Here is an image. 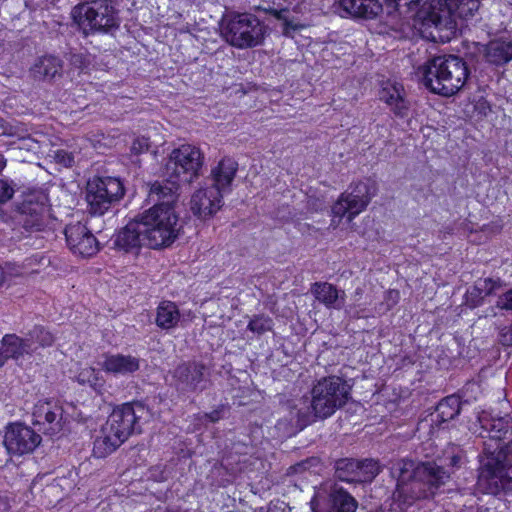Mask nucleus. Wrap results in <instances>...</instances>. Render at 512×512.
I'll use <instances>...</instances> for the list:
<instances>
[{"label":"nucleus","instance_id":"09e8293b","mask_svg":"<svg viewBox=\"0 0 512 512\" xmlns=\"http://www.w3.org/2000/svg\"><path fill=\"white\" fill-rule=\"evenodd\" d=\"M499 341L504 346L512 345V324L500 330Z\"/></svg>","mask_w":512,"mask_h":512},{"label":"nucleus","instance_id":"393cba45","mask_svg":"<svg viewBox=\"0 0 512 512\" xmlns=\"http://www.w3.org/2000/svg\"><path fill=\"white\" fill-rule=\"evenodd\" d=\"M340 15L353 18L373 19L382 12L378 0H339Z\"/></svg>","mask_w":512,"mask_h":512},{"label":"nucleus","instance_id":"ea45409f","mask_svg":"<svg viewBox=\"0 0 512 512\" xmlns=\"http://www.w3.org/2000/svg\"><path fill=\"white\" fill-rule=\"evenodd\" d=\"M68 61L70 65L78 69L80 72H85L91 63L90 57L88 55H85L83 53H69Z\"/></svg>","mask_w":512,"mask_h":512},{"label":"nucleus","instance_id":"864d4df0","mask_svg":"<svg viewBox=\"0 0 512 512\" xmlns=\"http://www.w3.org/2000/svg\"><path fill=\"white\" fill-rule=\"evenodd\" d=\"M5 352L2 346L0 347V367H2L7 361L6 356H4Z\"/></svg>","mask_w":512,"mask_h":512},{"label":"nucleus","instance_id":"a18cd8bd","mask_svg":"<svg viewBox=\"0 0 512 512\" xmlns=\"http://www.w3.org/2000/svg\"><path fill=\"white\" fill-rule=\"evenodd\" d=\"M54 159L57 163L64 165L65 167H71L74 163V155L66 150L55 151Z\"/></svg>","mask_w":512,"mask_h":512},{"label":"nucleus","instance_id":"4c0bfd02","mask_svg":"<svg viewBox=\"0 0 512 512\" xmlns=\"http://www.w3.org/2000/svg\"><path fill=\"white\" fill-rule=\"evenodd\" d=\"M357 483L371 482L379 473L380 466L373 459L358 461Z\"/></svg>","mask_w":512,"mask_h":512},{"label":"nucleus","instance_id":"2eb2a0df","mask_svg":"<svg viewBox=\"0 0 512 512\" xmlns=\"http://www.w3.org/2000/svg\"><path fill=\"white\" fill-rule=\"evenodd\" d=\"M3 443L9 454L20 456L33 452L41 436L26 425L14 423L6 428Z\"/></svg>","mask_w":512,"mask_h":512},{"label":"nucleus","instance_id":"603ef678","mask_svg":"<svg viewBox=\"0 0 512 512\" xmlns=\"http://www.w3.org/2000/svg\"><path fill=\"white\" fill-rule=\"evenodd\" d=\"M222 412H223L222 409H216L210 413H206L205 417L207 419H209L210 422H217L218 420H220L222 418Z\"/></svg>","mask_w":512,"mask_h":512},{"label":"nucleus","instance_id":"79ce46f5","mask_svg":"<svg viewBox=\"0 0 512 512\" xmlns=\"http://www.w3.org/2000/svg\"><path fill=\"white\" fill-rule=\"evenodd\" d=\"M15 193L14 184L8 179H0V203H6L12 199Z\"/></svg>","mask_w":512,"mask_h":512},{"label":"nucleus","instance_id":"c756f323","mask_svg":"<svg viewBox=\"0 0 512 512\" xmlns=\"http://www.w3.org/2000/svg\"><path fill=\"white\" fill-rule=\"evenodd\" d=\"M2 348L4 349V356L6 359H13L18 361L25 354H31L34 352V349L31 347L30 343L26 340V338H21L16 334H6L3 336L1 340Z\"/></svg>","mask_w":512,"mask_h":512},{"label":"nucleus","instance_id":"6e6d98bb","mask_svg":"<svg viewBox=\"0 0 512 512\" xmlns=\"http://www.w3.org/2000/svg\"><path fill=\"white\" fill-rule=\"evenodd\" d=\"M306 464H307V462H302V463H299L297 466L299 468H306Z\"/></svg>","mask_w":512,"mask_h":512},{"label":"nucleus","instance_id":"423d86ee","mask_svg":"<svg viewBox=\"0 0 512 512\" xmlns=\"http://www.w3.org/2000/svg\"><path fill=\"white\" fill-rule=\"evenodd\" d=\"M507 443L483 442V459L478 477L479 484L490 494H497L508 482L505 468L512 463V435Z\"/></svg>","mask_w":512,"mask_h":512},{"label":"nucleus","instance_id":"c03bdc74","mask_svg":"<svg viewBox=\"0 0 512 512\" xmlns=\"http://www.w3.org/2000/svg\"><path fill=\"white\" fill-rule=\"evenodd\" d=\"M496 307L501 310H512V289L498 294Z\"/></svg>","mask_w":512,"mask_h":512},{"label":"nucleus","instance_id":"dca6fc26","mask_svg":"<svg viewBox=\"0 0 512 512\" xmlns=\"http://www.w3.org/2000/svg\"><path fill=\"white\" fill-rule=\"evenodd\" d=\"M223 195L217 187L205 182V185L191 196L190 209L199 219L210 218L223 206Z\"/></svg>","mask_w":512,"mask_h":512},{"label":"nucleus","instance_id":"c85d7f7f","mask_svg":"<svg viewBox=\"0 0 512 512\" xmlns=\"http://www.w3.org/2000/svg\"><path fill=\"white\" fill-rule=\"evenodd\" d=\"M311 422H313V419L309 413H302L300 410L292 408L288 416L277 421L275 428L284 435H292L296 431L302 430Z\"/></svg>","mask_w":512,"mask_h":512},{"label":"nucleus","instance_id":"f8f14e48","mask_svg":"<svg viewBox=\"0 0 512 512\" xmlns=\"http://www.w3.org/2000/svg\"><path fill=\"white\" fill-rule=\"evenodd\" d=\"M144 413L143 405L125 403L112 411L103 426L124 443L133 433L141 432L139 421Z\"/></svg>","mask_w":512,"mask_h":512},{"label":"nucleus","instance_id":"ddd939ff","mask_svg":"<svg viewBox=\"0 0 512 512\" xmlns=\"http://www.w3.org/2000/svg\"><path fill=\"white\" fill-rule=\"evenodd\" d=\"M47 196L44 193L28 196L20 207L18 225L27 233L44 230L47 225Z\"/></svg>","mask_w":512,"mask_h":512},{"label":"nucleus","instance_id":"e433bc0d","mask_svg":"<svg viewBox=\"0 0 512 512\" xmlns=\"http://www.w3.org/2000/svg\"><path fill=\"white\" fill-rule=\"evenodd\" d=\"M55 339L54 334L41 325H35L26 335V340L31 346L33 343H38L42 348L52 346Z\"/></svg>","mask_w":512,"mask_h":512},{"label":"nucleus","instance_id":"de8ad7c7","mask_svg":"<svg viewBox=\"0 0 512 512\" xmlns=\"http://www.w3.org/2000/svg\"><path fill=\"white\" fill-rule=\"evenodd\" d=\"M388 6L397 7H408L409 9H416L418 6L425 2V0H384Z\"/></svg>","mask_w":512,"mask_h":512},{"label":"nucleus","instance_id":"f3484780","mask_svg":"<svg viewBox=\"0 0 512 512\" xmlns=\"http://www.w3.org/2000/svg\"><path fill=\"white\" fill-rule=\"evenodd\" d=\"M70 250L82 257H91L99 251V243L92 232L82 223L70 224L65 229Z\"/></svg>","mask_w":512,"mask_h":512},{"label":"nucleus","instance_id":"0eeeda50","mask_svg":"<svg viewBox=\"0 0 512 512\" xmlns=\"http://www.w3.org/2000/svg\"><path fill=\"white\" fill-rule=\"evenodd\" d=\"M72 17L85 36L112 33L119 27L117 13L106 1L95 0L78 4L72 10Z\"/></svg>","mask_w":512,"mask_h":512},{"label":"nucleus","instance_id":"6ab92c4d","mask_svg":"<svg viewBox=\"0 0 512 512\" xmlns=\"http://www.w3.org/2000/svg\"><path fill=\"white\" fill-rule=\"evenodd\" d=\"M62 408L51 401L39 402L33 411L35 425L47 435H56L62 430Z\"/></svg>","mask_w":512,"mask_h":512},{"label":"nucleus","instance_id":"9d476101","mask_svg":"<svg viewBox=\"0 0 512 512\" xmlns=\"http://www.w3.org/2000/svg\"><path fill=\"white\" fill-rule=\"evenodd\" d=\"M125 193L123 183L115 177H94L87 183L86 201L92 215H103Z\"/></svg>","mask_w":512,"mask_h":512},{"label":"nucleus","instance_id":"4468645a","mask_svg":"<svg viewBox=\"0 0 512 512\" xmlns=\"http://www.w3.org/2000/svg\"><path fill=\"white\" fill-rule=\"evenodd\" d=\"M174 386L181 393L202 391L206 388L208 371L205 364L188 361L179 364L172 374Z\"/></svg>","mask_w":512,"mask_h":512},{"label":"nucleus","instance_id":"aec40b11","mask_svg":"<svg viewBox=\"0 0 512 512\" xmlns=\"http://www.w3.org/2000/svg\"><path fill=\"white\" fill-rule=\"evenodd\" d=\"M114 245L125 252L138 251L141 246H146L144 229L139 215L128 222L126 226L117 233Z\"/></svg>","mask_w":512,"mask_h":512},{"label":"nucleus","instance_id":"4be33fe9","mask_svg":"<svg viewBox=\"0 0 512 512\" xmlns=\"http://www.w3.org/2000/svg\"><path fill=\"white\" fill-rule=\"evenodd\" d=\"M183 183L179 179L166 177V180L156 181L150 186L149 200L153 205H160L161 209L173 208L176 202L180 184Z\"/></svg>","mask_w":512,"mask_h":512},{"label":"nucleus","instance_id":"6e6552de","mask_svg":"<svg viewBox=\"0 0 512 512\" xmlns=\"http://www.w3.org/2000/svg\"><path fill=\"white\" fill-rule=\"evenodd\" d=\"M222 33L229 44L244 49L260 45L265 38L266 27L251 13H233L224 20Z\"/></svg>","mask_w":512,"mask_h":512},{"label":"nucleus","instance_id":"f257e3e1","mask_svg":"<svg viewBox=\"0 0 512 512\" xmlns=\"http://www.w3.org/2000/svg\"><path fill=\"white\" fill-rule=\"evenodd\" d=\"M389 469L396 480L393 497L405 505L433 496L450 478V474L434 462L419 463L403 458L392 461Z\"/></svg>","mask_w":512,"mask_h":512},{"label":"nucleus","instance_id":"bb28decb","mask_svg":"<svg viewBox=\"0 0 512 512\" xmlns=\"http://www.w3.org/2000/svg\"><path fill=\"white\" fill-rule=\"evenodd\" d=\"M310 292L319 303L328 309L340 310L344 307L345 292L331 283L315 282L311 285Z\"/></svg>","mask_w":512,"mask_h":512},{"label":"nucleus","instance_id":"a19ab883","mask_svg":"<svg viewBox=\"0 0 512 512\" xmlns=\"http://www.w3.org/2000/svg\"><path fill=\"white\" fill-rule=\"evenodd\" d=\"M287 12L286 9H281V10H277V9H274V8H270L268 10V13L270 15H272L273 17H275L276 19L278 20H282L283 21V24H284V29H283V34L284 35H288L289 34V29H292V30H298L300 28V26L298 25H294L292 24L286 17H285V13Z\"/></svg>","mask_w":512,"mask_h":512},{"label":"nucleus","instance_id":"f704fd0d","mask_svg":"<svg viewBox=\"0 0 512 512\" xmlns=\"http://www.w3.org/2000/svg\"><path fill=\"white\" fill-rule=\"evenodd\" d=\"M460 410V398L456 395L447 396L437 405L434 421L441 424L453 420L456 416L459 415Z\"/></svg>","mask_w":512,"mask_h":512},{"label":"nucleus","instance_id":"37998d69","mask_svg":"<svg viewBox=\"0 0 512 512\" xmlns=\"http://www.w3.org/2000/svg\"><path fill=\"white\" fill-rule=\"evenodd\" d=\"M150 149V141L146 137H137L133 140L132 145L130 147V151L132 155L138 156L144 152L149 151Z\"/></svg>","mask_w":512,"mask_h":512},{"label":"nucleus","instance_id":"7ed1b4c3","mask_svg":"<svg viewBox=\"0 0 512 512\" xmlns=\"http://www.w3.org/2000/svg\"><path fill=\"white\" fill-rule=\"evenodd\" d=\"M480 6L479 0H433L429 9L421 15L419 28L422 35L434 42L448 35L442 31H452L455 28V18L468 19L473 17Z\"/></svg>","mask_w":512,"mask_h":512},{"label":"nucleus","instance_id":"49530a36","mask_svg":"<svg viewBox=\"0 0 512 512\" xmlns=\"http://www.w3.org/2000/svg\"><path fill=\"white\" fill-rule=\"evenodd\" d=\"M460 452L461 451L456 446H454V445L449 447V449L444 452V454H445V461L446 460L449 461L447 463L449 466L455 467V466L459 465L460 460H461Z\"/></svg>","mask_w":512,"mask_h":512},{"label":"nucleus","instance_id":"20e7f679","mask_svg":"<svg viewBox=\"0 0 512 512\" xmlns=\"http://www.w3.org/2000/svg\"><path fill=\"white\" fill-rule=\"evenodd\" d=\"M351 386L339 376H325L311 388V411L313 421L326 419L341 409L351 399Z\"/></svg>","mask_w":512,"mask_h":512},{"label":"nucleus","instance_id":"5fc2aeb1","mask_svg":"<svg viewBox=\"0 0 512 512\" xmlns=\"http://www.w3.org/2000/svg\"><path fill=\"white\" fill-rule=\"evenodd\" d=\"M6 159L4 156L0 153V172L6 167Z\"/></svg>","mask_w":512,"mask_h":512},{"label":"nucleus","instance_id":"72a5a7b5","mask_svg":"<svg viewBox=\"0 0 512 512\" xmlns=\"http://www.w3.org/2000/svg\"><path fill=\"white\" fill-rule=\"evenodd\" d=\"M482 427L488 432V440L493 443H501L512 435V418L509 416L491 419L484 423Z\"/></svg>","mask_w":512,"mask_h":512},{"label":"nucleus","instance_id":"2f4dec72","mask_svg":"<svg viewBox=\"0 0 512 512\" xmlns=\"http://www.w3.org/2000/svg\"><path fill=\"white\" fill-rule=\"evenodd\" d=\"M181 318L178 306L172 301H162L156 310V325L164 330L175 328Z\"/></svg>","mask_w":512,"mask_h":512},{"label":"nucleus","instance_id":"c9c22d12","mask_svg":"<svg viewBox=\"0 0 512 512\" xmlns=\"http://www.w3.org/2000/svg\"><path fill=\"white\" fill-rule=\"evenodd\" d=\"M358 460L341 459L336 462V477L343 482L357 483Z\"/></svg>","mask_w":512,"mask_h":512},{"label":"nucleus","instance_id":"a211bd4d","mask_svg":"<svg viewBox=\"0 0 512 512\" xmlns=\"http://www.w3.org/2000/svg\"><path fill=\"white\" fill-rule=\"evenodd\" d=\"M29 73L35 81L55 83L63 76L64 61L53 54L39 56L31 65Z\"/></svg>","mask_w":512,"mask_h":512},{"label":"nucleus","instance_id":"9b49d317","mask_svg":"<svg viewBox=\"0 0 512 512\" xmlns=\"http://www.w3.org/2000/svg\"><path fill=\"white\" fill-rule=\"evenodd\" d=\"M374 195L375 187L369 181L352 184L332 206L333 217L341 219L346 216L349 222L352 221L366 209Z\"/></svg>","mask_w":512,"mask_h":512},{"label":"nucleus","instance_id":"58836bf2","mask_svg":"<svg viewBox=\"0 0 512 512\" xmlns=\"http://www.w3.org/2000/svg\"><path fill=\"white\" fill-rule=\"evenodd\" d=\"M273 327V320L268 316H254L248 323L247 328L258 335L270 331Z\"/></svg>","mask_w":512,"mask_h":512},{"label":"nucleus","instance_id":"39448f33","mask_svg":"<svg viewBox=\"0 0 512 512\" xmlns=\"http://www.w3.org/2000/svg\"><path fill=\"white\" fill-rule=\"evenodd\" d=\"M146 246L151 249H163L171 246L179 236L181 226L173 208L161 209L160 205L139 214Z\"/></svg>","mask_w":512,"mask_h":512},{"label":"nucleus","instance_id":"f03ea898","mask_svg":"<svg viewBox=\"0 0 512 512\" xmlns=\"http://www.w3.org/2000/svg\"><path fill=\"white\" fill-rule=\"evenodd\" d=\"M422 82L435 94L452 96L465 84L469 76L466 62L455 55L437 56L419 69Z\"/></svg>","mask_w":512,"mask_h":512},{"label":"nucleus","instance_id":"5701e85b","mask_svg":"<svg viewBox=\"0 0 512 512\" xmlns=\"http://www.w3.org/2000/svg\"><path fill=\"white\" fill-rule=\"evenodd\" d=\"M379 98L390 107L395 116L404 118L408 115L410 103L405 97L402 84L390 81L384 83L379 91Z\"/></svg>","mask_w":512,"mask_h":512},{"label":"nucleus","instance_id":"3c124183","mask_svg":"<svg viewBox=\"0 0 512 512\" xmlns=\"http://www.w3.org/2000/svg\"><path fill=\"white\" fill-rule=\"evenodd\" d=\"M95 370L96 369L92 367L82 369L77 376L78 382L80 384H89V382H91V377L92 375H94Z\"/></svg>","mask_w":512,"mask_h":512},{"label":"nucleus","instance_id":"1a4fd4ad","mask_svg":"<svg viewBox=\"0 0 512 512\" xmlns=\"http://www.w3.org/2000/svg\"><path fill=\"white\" fill-rule=\"evenodd\" d=\"M203 164L204 155L200 148L191 144H183L169 154L164 174L166 177H173L190 184L200 176Z\"/></svg>","mask_w":512,"mask_h":512},{"label":"nucleus","instance_id":"473e14b6","mask_svg":"<svg viewBox=\"0 0 512 512\" xmlns=\"http://www.w3.org/2000/svg\"><path fill=\"white\" fill-rule=\"evenodd\" d=\"M123 442L120 438L114 436L106 430V427L102 426L99 435L96 436L93 443V455L96 458H105L113 453Z\"/></svg>","mask_w":512,"mask_h":512},{"label":"nucleus","instance_id":"412c9836","mask_svg":"<svg viewBox=\"0 0 512 512\" xmlns=\"http://www.w3.org/2000/svg\"><path fill=\"white\" fill-rule=\"evenodd\" d=\"M505 284L499 278H484L475 281L465 293V304L470 308H476L484 303L485 298L496 296L504 289Z\"/></svg>","mask_w":512,"mask_h":512},{"label":"nucleus","instance_id":"cd10ccee","mask_svg":"<svg viewBox=\"0 0 512 512\" xmlns=\"http://www.w3.org/2000/svg\"><path fill=\"white\" fill-rule=\"evenodd\" d=\"M102 368L114 375H128L139 370L140 361L132 355L111 354L105 356Z\"/></svg>","mask_w":512,"mask_h":512},{"label":"nucleus","instance_id":"4d7b16f0","mask_svg":"<svg viewBox=\"0 0 512 512\" xmlns=\"http://www.w3.org/2000/svg\"><path fill=\"white\" fill-rule=\"evenodd\" d=\"M361 293H362V290H361V289H357V290L355 291V294H356V295H361Z\"/></svg>","mask_w":512,"mask_h":512},{"label":"nucleus","instance_id":"8fccbe9b","mask_svg":"<svg viewBox=\"0 0 512 512\" xmlns=\"http://www.w3.org/2000/svg\"><path fill=\"white\" fill-rule=\"evenodd\" d=\"M104 384L105 381L100 376V373L97 370H95L94 375H92L91 377V382H89L88 385L91 386L95 391L101 393L102 390L104 389Z\"/></svg>","mask_w":512,"mask_h":512},{"label":"nucleus","instance_id":"a878e982","mask_svg":"<svg viewBox=\"0 0 512 512\" xmlns=\"http://www.w3.org/2000/svg\"><path fill=\"white\" fill-rule=\"evenodd\" d=\"M238 163L232 158H223L217 166L212 168L209 184L217 187L219 192L225 194L231 190V184L236 176Z\"/></svg>","mask_w":512,"mask_h":512},{"label":"nucleus","instance_id":"b1692460","mask_svg":"<svg viewBox=\"0 0 512 512\" xmlns=\"http://www.w3.org/2000/svg\"><path fill=\"white\" fill-rule=\"evenodd\" d=\"M313 512H326L321 510L315 501L311 502ZM358 503L343 487L333 484L328 494L327 512H355Z\"/></svg>","mask_w":512,"mask_h":512},{"label":"nucleus","instance_id":"7c9ffc66","mask_svg":"<svg viewBox=\"0 0 512 512\" xmlns=\"http://www.w3.org/2000/svg\"><path fill=\"white\" fill-rule=\"evenodd\" d=\"M485 57L489 63L503 65L512 60V42L493 40L485 46Z\"/></svg>","mask_w":512,"mask_h":512}]
</instances>
